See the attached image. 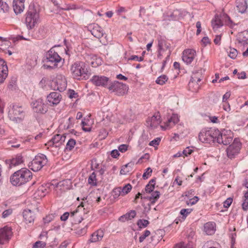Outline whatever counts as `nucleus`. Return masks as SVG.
I'll return each mask as SVG.
<instances>
[{"instance_id":"f257e3e1","label":"nucleus","mask_w":248,"mask_h":248,"mask_svg":"<svg viewBox=\"0 0 248 248\" xmlns=\"http://www.w3.org/2000/svg\"><path fill=\"white\" fill-rule=\"evenodd\" d=\"M32 178V172L27 168H22L16 171L10 177L13 186H19L29 182Z\"/></svg>"},{"instance_id":"f03ea898","label":"nucleus","mask_w":248,"mask_h":248,"mask_svg":"<svg viewBox=\"0 0 248 248\" xmlns=\"http://www.w3.org/2000/svg\"><path fill=\"white\" fill-rule=\"evenodd\" d=\"M64 60L59 55L57 52L51 48L46 54L45 62L43 67L45 69H54L58 67L59 64L63 63Z\"/></svg>"},{"instance_id":"7ed1b4c3","label":"nucleus","mask_w":248,"mask_h":248,"mask_svg":"<svg viewBox=\"0 0 248 248\" xmlns=\"http://www.w3.org/2000/svg\"><path fill=\"white\" fill-rule=\"evenodd\" d=\"M71 73L74 78L86 79L88 77V71L86 64L83 62L74 63L70 68Z\"/></svg>"},{"instance_id":"20e7f679","label":"nucleus","mask_w":248,"mask_h":248,"mask_svg":"<svg viewBox=\"0 0 248 248\" xmlns=\"http://www.w3.org/2000/svg\"><path fill=\"white\" fill-rule=\"evenodd\" d=\"M219 131L215 128H204L199 134V139L202 142L215 143Z\"/></svg>"},{"instance_id":"39448f33","label":"nucleus","mask_w":248,"mask_h":248,"mask_svg":"<svg viewBox=\"0 0 248 248\" xmlns=\"http://www.w3.org/2000/svg\"><path fill=\"white\" fill-rule=\"evenodd\" d=\"M8 116L11 121L17 123H20L25 116L24 109L21 106L13 105L9 110Z\"/></svg>"},{"instance_id":"423d86ee","label":"nucleus","mask_w":248,"mask_h":248,"mask_svg":"<svg viewBox=\"0 0 248 248\" xmlns=\"http://www.w3.org/2000/svg\"><path fill=\"white\" fill-rule=\"evenodd\" d=\"M39 14L33 6H30L29 10L26 14L25 23L29 29L33 28L39 19Z\"/></svg>"},{"instance_id":"0eeeda50","label":"nucleus","mask_w":248,"mask_h":248,"mask_svg":"<svg viewBox=\"0 0 248 248\" xmlns=\"http://www.w3.org/2000/svg\"><path fill=\"white\" fill-rule=\"evenodd\" d=\"M47 159L43 154L36 155L34 159L29 163V167L34 171L40 170L47 163Z\"/></svg>"},{"instance_id":"6e6552de","label":"nucleus","mask_w":248,"mask_h":248,"mask_svg":"<svg viewBox=\"0 0 248 248\" xmlns=\"http://www.w3.org/2000/svg\"><path fill=\"white\" fill-rule=\"evenodd\" d=\"M128 86L122 82L114 81L110 82L108 89L117 95L121 96L125 94L128 91Z\"/></svg>"},{"instance_id":"1a4fd4ad","label":"nucleus","mask_w":248,"mask_h":248,"mask_svg":"<svg viewBox=\"0 0 248 248\" xmlns=\"http://www.w3.org/2000/svg\"><path fill=\"white\" fill-rule=\"evenodd\" d=\"M157 58L161 59L164 53L167 55V52L170 50V44L162 36L157 39Z\"/></svg>"},{"instance_id":"9d476101","label":"nucleus","mask_w":248,"mask_h":248,"mask_svg":"<svg viewBox=\"0 0 248 248\" xmlns=\"http://www.w3.org/2000/svg\"><path fill=\"white\" fill-rule=\"evenodd\" d=\"M241 146L240 140L237 138L234 139L233 142L226 149L228 157L230 159L234 158L239 153Z\"/></svg>"},{"instance_id":"9b49d317","label":"nucleus","mask_w":248,"mask_h":248,"mask_svg":"<svg viewBox=\"0 0 248 248\" xmlns=\"http://www.w3.org/2000/svg\"><path fill=\"white\" fill-rule=\"evenodd\" d=\"M83 203H81L78 207V209L71 212L70 215L68 212L64 213L61 217V219L62 221H65L68 219V217L70 216V217H73V219L75 221V223H80L83 219L82 217H80V215L79 214V211H81L82 210H84L82 209L83 207Z\"/></svg>"},{"instance_id":"f8f14e48","label":"nucleus","mask_w":248,"mask_h":248,"mask_svg":"<svg viewBox=\"0 0 248 248\" xmlns=\"http://www.w3.org/2000/svg\"><path fill=\"white\" fill-rule=\"evenodd\" d=\"M31 106L34 112L38 113L45 114L47 111V106L44 100L39 98L31 103Z\"/></svg>"},{"instance_id":"ddd939ff","label":"nucleus","mask_w":248,"mask_h":248,"mask_svg":"<svg viewBox=\"0 0 248 248\" xmlns=\"http://www.w3.org/2000/svg\"><path fill=\"white\" fill-rule=\"evenodd\" d=\"M91 82L96 86H102L108 88L111 81L108 78L103 76H93L91 79Z\"/></svg>"},{"instance_id":"4468645a","label":"nucleus","mask_w":248,"mask_h":248,"mask_svg":"<svg viewBox=\"0 0 248 248\" xmlns=\"http://www.w3.org/2000/svg\"><path fill=\"white\" fill-rule=\"evenodd\" d=\"M228 131L224 129L221 132L219 131V134L216 138V142L219 144H222L224 145L229 144L232 140V137L228 134ZM230 133L231 132L229 131Z\"/></svg>"},{"instance_id":"2eb2a0df","label":"nucleus","mask_w":248,"mask_h":248,"mask_svg":"<svg viewBox=\"0 0 248 248\" xmlns=\"http://www.w3.org/2000/svg\"><path fill=\"white\" fill-rule=\"evenodd\" d=\"M12 235V229L5 226L0 229V244L3 245L7 242Z\"/></svg>"},{"instance_id":"dca6fc26","label":"nucleus","mask_w":248,"mask_h":248,"mask_svg":"<svg viewBox=\"0 0 248 248\" xmlns=\"http://www.w3.org/2000/svg\"><path fill=\"white\" fill-rule=\"evenodd\" d=\"M196 51L192 49L185 50L183 52L182 60L186 64H190L196 56Z\"/></svg>"},{"instance_id":"f3484780","label":"nucleus","mask_w":248,"mask_h":248,"mask_svg":"<svg viewBox=\"0 0 248 248\" xmlns=\"http://www.w3.org/2000/svg\"><path fill=\"white\" fill-rule=\"evenodd\" d=\"M47 101L53 105L58 104L62 99V96L60 93L52 92L47 96Z\"/></svg>"},{"instance_id":"a211bd4d","label":"nucleus","mask_w":248,"mask_h":248,"mask_svg":"<svg viewBox=\"0 0 248 248\" xmlns=\"http://www.w3.org/2000/svg\"><path fill=\"white\" fill-rule=\"evenodd\" d=\"M90 27L92 28L91 32L95 37L100 38L103 36L104 34V31L98 24H93Z\"/></svg>"},{"instance_id":"6ab92c4d","label":"nucleus","mask_w":248,"mask_h":248,"mask_svg":"<svg viewBox=\"0 0 248 248\" xmlns=\"http://www.w3.org/2000/svg\"><path fill=\"white\" fill-rule=\"evenodd\" d=\"M13 7L16 15L20 14L24 9V0H14Z\"/></svg>"},{"instance_id":"aec40b11","label":"nucleus","mask_w":248,"mask_h":248,"mask_svg":"<svg viewBox=\"0 0 248 248\" xmlns=\"http://www.w3.org/2000/svg\"><path fill=\"white\" fill-rule=\"evenodd\" d=\"M216 223L214 222H208L204 225V232L207 235H212L216 231Z\"/></svg>"},{"instance_id":"412c9836","label":"nucleus","mask_w":248,"mask_h":248,"mask_svg":"<svg viewBox=\"0 0 248 248\" xmlns=\"http://www.w3.org/2000/svg\"><path fill=\"white\" fill-rule=\"evenodd\" d=\"M179 121V118L177 114H173L172 116L168 118L167 121L165 123V128H170L178 123Z\"/></svg>"},{"instance_id":"4be33fe9","label":"nucleus","mask_w":248,"mask_h":248,"mask_svg":"<svg viewBox=\"0 0 248 248\" xmlns=\"http://www.w3.org/2000/svg\"><path fill=\"white\" fill-rule=\"evenodd\" d=\"M236 8L238 12L242 14L244 13L248 8L247 1L246 0H236Z\"/></svg>"},{"instance_id":"5701e85b","label":"nucleus","mask_w":248,"mask_h":248,"mask_svg":"<svg viewBox=\"0 0 248 248\" xmlns=\"http://www.w3.org/2000/svg\"><path fill=\"white\" fill-rule=\"evenodd\" d=\"M104 234L103 230L99 229L92 234L91 237L89 240L92 243H94L100 241L103 238Z\"/></svg>"},{"instance_id":"b1692460","label":"nucleus","mask_w":248,"mask_h":248,"mask_svg":"<svg viewBox=\"0 0 248 248\" xmlns=\"http://www.w3.org/2000/svg\"><path fill=\"white\" fill-rule=\"evenodd\" d=\"M56 89L60 92L64 91L67 87L66 80L64 78H57L56 81Z\"/></svg>"},{"instance_id":"393cba45","label":"nucleus","mask_w":248,"mask_h":248,"mask_svg":"<svg viewBox=\"0 0 248 248\" xmlns=\"http://www.w3.org/2000/svg\"><path fill=\"white\" fill-rule=\"evenodd\" d=\"M23 217L27 223H31L34 220V214L30 209H26L23 211Z\"/></svg>"},{"instance_id":"a878e982","label":"nucleus","mask_w":248,"mask_h":248,"mask_svg":"<svg viewBox=\"0 0 248 248\" xmlns=\"http://www.w3.org/2000/svg\"><path fill=\"white\" fill-rule=\"evenodd\" d=\"M47 192L46 187L42 185L34 192V197L36 199H41L45 197Z\"/></svg>"},{"instance_id":"bb28decb","label":"nucleus","mask_w":248,"mask_h":248,"mask_svg":"<svg viewBox=\"0 0 248 248\" xmlns=\"http://www.w3.org/2000/svg\"><path fill=\"white\" fill-rule=\"evenodd\" d=\"M237 40L239 44L245 45L248 44V30L244 31L240 33Z\"/></svg>"},{"instance_id":"cd10ccee","label":"nucleus","mask_w":248,"mask_h":248,"mask_svg":"<svg viewBox=\"0 0 248 248\" xmlns=\"http://www.w3.org/2000/svg\"><path fill=\"white\" fill-rule=\"evenodd\" d=\"M62 138V135L57 134L54 136L52 139L48 142L47 144L49 146H55V147H59L60 146V141Z\"/></svg>"},{"instance_id":"c85d7f7f","label":"nucleus","mask_w":248,"mask_h":248,"mask_svg":"<svg viewBox=\"0 0 248 248\" xmlns=\"http://www.w3.org/2000/svg\"><path fill=\"white\" fill-rule=\"evenodd\" d=\"M136 215V212L135 210H131L129 212L126 214L121 216L119 220L122 221H125V220H130L135 217Z\"/></svg>"},{"instance_id":"c756f323","label":"nucleus","mask_w":248,"mask_h":248,"mask_svg":"<svg viewBox=\"0 0 248 248\" xmlns=\"http://www.w3.org/2000/svg\"><path fill=\"white\" fill-rule=\"evenodd\" d=\"M202 78V70L201 69L193 72L190 79L194 81L200 82Z\"/></svg>"},{"instance_id":"7c9ffc66","label":"nucleus","mask_w":248,"mask_h":248,"mask_svg":"<svg viewBox=\"0 0 248 248\" xmlns=\"http://www.w3.org/2000/svg\"><path fill=\"white\" fill-rule=\"evenodd\" d=\"M212 25L214 29H217L223 26V22L218 16H216L215 19L212 20Z\"/></svg>"},{"instance_id":"2f4dec72","label":"nucleus","mask_w":248,"mask_h":248,"mask_svg":"<svg viewBox=\"0 0 248 248\" xmlns=\"http://www.w3.org/2000/svg\"><path fill=\"white\" fill-rule=\"evenodd\" d=\"M200 87L198 82L190 79L188 84V87L192 92H197L200 89Z\"/></svg>"},{"instance_id":"473e14b6","label":"nucleus","mask_w":248,"mask_h":248,"mask_svg":"<svg viewBox=\"0 0 248 248\" xmlns=\"http://www.w3.org/2000/svg\"><path fill=\"white\" fill-rule=\"evenodd\" d=\"M23 162V156L21 155H17L15 158L12 159L11 164L16 166L21 164Z\"/></svg>"},{"instance_id":"72a5a7b5","label":"nucleus","mask_w":248,"mask_h":248,"mask_svg":"<svg viewBox=\"0 0 248 248\" xmlns=\"http://www.w3.org/2000/svg\"><path fill=\"white\" fill-rule=\"evenodd\" d=\"M160 197V193L158 191L153 192L149 199L151 201L152 204H154Z\"/></svg>"},{"instance_id":"f704fd0d","label":"nucleus","mask_w":248,"mask_h":248,"mask_svg":"<svg viewBox=\"0 0 248 248\" xmlns=\"http://www.w3.org/2000/svg\"><path fill=\"white\" fill-rule=\"evenodd\" d=\"M168 79V77L166 75H163L158 77L155 82L157 84L162 85L165 83Z\"/></svg>"},{"instance_id":"c9c22d12","label":"nucleus","mask_w":248,"mask_h":248,"mask_svg":"<svg viewBox=\"0 0 248 248\" xmlns=\"http://www.w3.org/2000/svg\"><path fill=\"white\" fill-rule=\"evenodd\" d=\"M9 9L8 5L3 0H0V12L5 13L8 11Z\"/></svg>"},{"instance_id":"e433bc0d","label":"nucleus","mask_w":248,"mask_h":248,"mask_svg":"<svg viewBox=\"0 0 248 248\" xmlns=\"http://www.w3.org/2000/svg\"><path fill=\"white\" fill-rule=\"evenodd\" d=\"M160 123L159 118L157 116H153L151 118L150 126L152 128L155 127L156 124Z\"/></svg>"},{"instance_id":"4c0bfd02","label":"nucleus","mask_w":248,"mask_h":248,"mask_svg":"<svg viewBox=\"0 0 248 248\" xmlns=\"http://www.w3.org/2000/svg\"><path fill=\"white\" fill-rule=\"evenodd\" d=\"M76 144V140L73 139L69 140L68 141L65 149L69 151H71Z\"/></svg>"},{"instance_id":"58836bf2","label":"nucleus","mask_w":248,"mask_h":248,"mask_svg":"<svg viewBox=\"0 0 248 248\" xmlns=\"http://www.w3.org/2000/svg\"><path fill=\"white\" fill-rule=\"evenodd\" d=\"M112 195L114 199L118 198L120 195L122 196L121 187L114 188L112 191Z\"/></svg>"},{"instance_id":"ea45409f","label":"nucleus","mask_w":248,"mask_h":248,"mask_svg":"<svg viewBox=\"0 0 248 248\" xmlns=\"http://www.w3.org/2000/svg\"><path fill=\"white\" fill-rule=\"evenodd\" d=\"M88 183L93 186L96 185V174L95 172H93L88 178Z\"/></svg>"},{"instance_id":"a19ab883","label":"nucleus","mask_w":248,"mask_h":248,"mask_svg":"<svg viewBox=\"0 0 248 248\" xmlns=\"http://www.w3.org/2000/svg\"><path fill=\"white\" fill-rule=\"evenodd\" d=\"M149 224L148 220L146 219H139L137 222V225L139 228H145Z\"/></svg>"},{"instance_id":"79ce46f5","label":"nucleus","mask_w":248,"mask_h":248,"mask_svg":"<svg viewBox=\"0 0 248 248\" xmlns=\"http://www.w3.org/2000/svg\"><path fill=\"white\" fill-rule=\"evenodd\" d=\"M132 189V186L130 184H128L121 188L122 192V196H124L128 193Z\"/></svg>"},{"instance_id":"37998d69","label":"nucleus","mask_w":248,"mask_h":248,"mask_svg":"<svg viewBox=\"0 0 248 248\" xmlns=\"http://www.w3.org/2000/svg\"><path fill=\"white\" fill-rule=\"evenodd\" d=\"M129 163L126 164L125 165L123 166L122 168L120 170V174L122 175H126L127 173L129 172L131 169L129 167Z\"/></svg>"},{"instance_id":"c03bdc74","label":"nucleus","mask_w":248,"mask_h":248,"mask_svg":"<svg viewBox=\"0 0 248 248\" xmlns=\"http://www.w3.org/2000/svg\"><path fill=\"white\" fill-rule=\"evenodd\" d=\"M192 211V209H182L180 211V214L183 216V218L185 219L188 214Z\"/></svg>"},{"instance_id":"a18cd8bd","label":"nucleus","mask_w":248,"mask_h":248,"mask_svg":"<svg viewBox=\"0 0 248 248\" xmlns=\"http://www.w3.org/2000/svg\"><path fill=\"white\" fill-rule=\"evenodd\" d=\"M237 50L233 48H230V50L229 54V56L232 59H234L237 55Z\"/></svg>"},{"instance_id":"49530a36","label":"nucleus","mask_w":248,"mask_h":248,"mask_svg":"<svg viewBox=\"0 0 248 248\" xmlns=\"http://www.w3.org/2000/svg\"><path fill=\"white\" fill-rule=\"evenodd\" d=\"M16 78L15 77H13L10 81L9 82L8 87L11 90L15 89L16 86Z\"/></svg>"},{"instance_id":"de8ad7c7","label":"nucleus","mask_w":248,"mask_h":248,"mask_svg":"<svg viewBox=\"0 0 248 248\" xmlns=\"http://www.w3.org/2000/svg\"><path fill=\"white\" fill-rule=\"evenodd\" d=\"M46 246V243L40 241L36 242L32 246V248H43Z\"/></svg>"},{"instance_id":"09e8293b","label":"nucleus","mask_w":248,"mask_h":248,"mask_svg":"<svg viewBox=\"0 0 248 248\" xmlns=\"http://www.w3.org/2000/svg\"><path fill=\"white\" fill-rule=\"evenodd\" d=\"M54 218V216L53 214H50L46 216L43 218L44 223L45 224L49 223Z\"/></svg>"},{"instance_id":"8fccbe9b","label":"nucleus","mask_w":248,"mask_h":248,"mask_svg":"<svg viewBox=\"0 0 248 248\" xmlns=\"http://www.w3.org/2000/svg\"><path fill=\"white\" fill-rule=\"evenodd\" d=\"M152 170L151 168H148L146 169V171L143 173L142 178L143 179H147L149 176L151 175Z\"/></svg>"},{"instance_id":"3c124183","label":"nucleus","mask_w":248,"mask_h":248,"mask_svg":"<svg viewBox=\"0 0 248 248\" xmlns=\"http://www.w3.org/2000/svg\"><path fill=\"white\" fill-rule=\"evenodd\" d=\"M150 232L149 230H146L144 233L141 235L139 238V241L140 243L142 242L147 237V236H149L150 234Z\"/></svg>"},{"instance_id":"603ef678","label":"nucleus","mask_w":248,"mask_h":248,"mask_svg":"<svg viewBox=\"0 0 248 248\" xmlns=\"http://www.w3.org/2000/svg\"><path fill=\"white\" fill-rule=\"evenodd\" d=\"M128 61H136L138 62H141L143 60V57H139L137 55H132L128 59Z\"/></svg>"},{"instance_id":"864d4df0","label":"nucleus","mask_w":248,"mask_h":248,"mask_svg":"<svg viewBox=\"0 0 248 248\" xmlns=\"http://www.w3.org/2000/svg\"><path fill=\"white\" fill-rule=\"evenodd\" d=\"M155 189V186L154 185L148 184L145 188V190L147 193H150L153 192Z\"/></svg>"},{"instance_id":"5fc2aeb1","label":"nucleus","mask_w":248,"mask_h":248,"mask_svg":"<svg viewBox=\"0 0 248 248\" xmlns=\"http://www.w3.org/2000/svg\"><path fill=\"white\" fill-rule=\"evenodd\" d=\"M160 140H161L159 138H156V139L150 141L149 145L153 146L158 145L159 144Z\"/></svg>"},{"instance_id":"6e6d98bb","label":"nucleus","mask_w":248,"mask_h":248,"mask_svg":"<svg viewBox=\"0 0 248 248\" xmlns=\"http://www.w3.org/2000/svg\"><path fill=\"white\" fill-rule=\"evenodd\" d=\"M74 119L73 118L69 117L68 119V122H67V125L66 126V127L65 125V127H66V128L68 129V128H70L73 127V124H74Z\"/></svg>"},{"instance_id":"4d7b16f0","label":"nucleus","mask_w":248,"mask_h":248,"mask_svg":"<svg viewBox=\"0 0 248 248\" xmlns=\"http://www.w3.org/2000/svg\"><path fill=\"white\" fill-rule=\"evenodd\" d=\"M243 202L242 204V208L246 211L248 209V198H244Z\"/></svg>"},{"instance_id":"13d9d810","label":"nucleus","mask_w":248,"mask_h":248,"mask_svg":"<svg viewBox=\"0 0 248 248\" xmlns=\"http://www.w3.org/2000/svg\"><path fill=\"white\" fill-rule=\"evenodd\" d=\"M232 202V199L231 198H228L223 203V206L225 208H228Z\"/></svg>"},{"instance_id":"bf43d9fd","label":"nucleus","mask_w":248,"mask_h":248,"mask_svg":"<svg viewBox=\"0 0 248 248\" xmlns=\"http://www.w3.org/2000/svg\"><path fill=\"white\" fill-rule=\"evenodd\" d=\"M81 125L82 126V129L84 131L89 132L91 130V128L90 127H86L87 126V123L84 121H82Z\"/></svg>"},{"instance_id":"052dcab7","label":"nucleus","mask_w":248,"mask_h":248,"mask_svg":"<svg viewBox=\"0 0 248 248\" xmlns=\"http://www.w3.org/2000/svg\"><path fill=\"white\" fill-rule=\"evenodd\" d=\"M171 51H169V52H167V55L165 58V60H164L162 62V66L161 68L162 69H163L164 68V67H165L167 61L169 60L170 57L171 55Z\"/></svg>"},{"instance_id":"680f3d73","label":"nucleus","mask_w":248,"mask_h":248,"mask_svg":"<svg viewBox=\"0 0 248 248\" xmlns=\"http://www.w3.org/2000/svg\"><path fill=\"white\" fill-rule=\"evenodd\" d=\"M193 150L189 148V147L186 148L185 150L182 152L183 154H184L185 156H187L188 155H190Z\"/></svg>"},{"instance_id":"e2e57ef3","label":"nucleus","mask_w":248,"mask_h":248,"mask_svg":"<svg viewBox=\"0 0 248 248\" xmlns=\"http://www.w3.org/2000/svg\"><path fill=\"white\" fill-rule=\"evenodd\" d=\"M68 93L69 97L70 98H75L77 96V93H76L75 91L73 90H69Z\"/></svg>"},{"instance_id":"0e129e2a","label":"nucleus","mask_w":248,"mask_h":248,"mask_svg":"<svg viewBox=\"0 0 248 248\" xmlns=\"http://www.w3.org/2000/svg\"><path fill=\"white\" fill-rule=\"evenodd\" d=\"M12 213V210L11 209H7L4 211L2 213V217L6 218L8 216L11 215Z\"/></svg>"},{"instance_id":"69168bd1","label":"nucleus","mask_w":248,"mask_h":248,"mask_svg":"<svg viewBox=\"0 0 248 248\" xmlns=\"http://www.w3.org/2000/svg\"><path fill=\"white\" fill-rule=\"evenodd\" d=\"M221 36L220 35H217L216 36L214 40V42L216 45H219L220 44Z\"/></svg>"},{"instance_id":"338daca9","label":"nucleus","mask_w":248,"mask_h":248,"mask_svg":"<svg viewBox=\"0 0 248 248\" xmlns=\"http://www.w3.org/2000/svg\"><path fill=\"white\" fill-rule=\"evenodd\" d=\"M118 149L120 152L124 153L127 150V145L126 144H122L119 146Z\"/></svg>"},{"instance_id":"774afa93","label":"nucleus","mask_w":248,"mask_h":248,"mask_svg":"<svg viewBox=\"0 0 248 248\" xmlns=\"http://www.w3.org/2000/svg\"><path fill=\"white\" fill-rule=\"evenodd\" d=\"M186 247V245L184 242H180L176 244L173 248H185Z\"/></svg>"}]
</instances>
